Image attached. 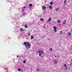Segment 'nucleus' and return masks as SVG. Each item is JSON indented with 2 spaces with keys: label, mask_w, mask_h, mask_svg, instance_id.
<instances>
[{
  "label": "nucleus",
  "mask_w": 72,
  "mask_h": 72,
  "mask_svg": "<svg viewBox=\"0 0 72 72\" xmlns=\"http://www.w3.org/2000/svg\"><path fill=\"white\" fill-rule=\"evenodd\" d=\"M27 45L28 46H29V48H31V44H30L29 42H27Z\"/></svg>",
  "instance_id": "obj_1"
},
{
  "label": "nucleus",
  "mask_w": 72,
  "mask_h": 72,
  "mask_svg": "<svg viewBox=\"0 0 72 72\" xmlns=\"http://www.w3.org/2000/svg\"><path fill=\"white\" fill-rule=\"evenodd\" d=\"M42 8L43 10H45L46 9V7L45 6H42Z\"/></svg>",
  "instance_id": "obj_2"
},
{
  "label": "nucleus",
  "mask_w": 72,
  "mask_h": 72,
  "mask_svg": "<svg viewBox=\"0 0 72 72\" xmlns=\"http://www.w3.org/2000/svg\"><path fill=\"white\" fill-rule=\"evenodd\" d=\"M68 35H71V32H68Z\"/></svg>",
  "instance_id": "obj_3"
},
{
  "label": "nucleus",
  "mask_w": 72,
  "mask_h": 72,
  "mask_svg": "<svg viewBox=\"0 0 72 72\" xmlns=\"http://www.w3.org/2000/svg\"><path fill=\"white\" fill-rule=\"evenodd\" d=\"M58 62V60H57L55 61V64H57V63Z\"/></svg>",
  "instance_id": "obj_4"
},
{
  "label": "nucleus",
  "mask_w": 72,
  "mask_h": 72,
  "mask_svg": "<svg viewBox=\"0 0 72 72\" xmlns=\"http://www.w3.org/2000/svg\"><path fill=\"white\" fill-rule=\"evenodd\" d=\"M41 53L42 54H44V51L42 50L41 51Z\"/></svg>",
  "instance_id": "obj_5"
},
{
  "label": "nucleus",
  "mask_w": 72,
  "mask_h": 72,
  "mask_svg": "<svg viewBox=\"0 0 72 72\" xmlns=\"http://www.w3.org/2000/svg\"><path fill=\"white\" fill-rule=\"evenodd\" d=\"M33 35H31V39L32 40V39H33Z\"/></svg>",
  "instance_id": "obj_6"
},
{
  "label": "nucleus",
  "mask_w": 72,
  "mask_h": 72,
  "mask_svg": "<svg viewBox=\"0 0 72 72\" xmlns=\"http://www.w3.org/2000/svg\"><path fill=\"white\" fill-rule=\"evenodd\" d=\"M49 8L50 9H51V10L52 9V7H51V6H49Z\"/></svg>",
  "instance_id": "obj_7"
},
{
  "label": "nucleus",
  "mask_w": 72,
  "mask_h": 72,
  "mask_svg": "<svg viewBox=\"0 0 72 72\" xmlns=\"http://www.w3.org/2000/svg\"><path fill=\"white\" fill-rule=\"evenodd\" d=\"M32 4H29V6L30 7H31V6H32Z\"/></svg>",
  "instance_id": "obj_8"
},
{
  "label": "nucleus",
  "mask_w": 72,
  "mask_h": 72,
  "mask_svg": "<svg viewBox=\"0 0 72 72\" xmlns=\"http://www.w3.org/2000/svg\"><path fill=\"white\" fill-rule=\"evenodd\" d=\"M40 20L41 21H44V19H43L41 18V19H40Z\"/></svg>",
  "instance_id": "obj_9"
},
{
  "label": "nucleus",
  "mask_w": 72,
  "mask_h": 72,
  "mask_svg": "<svg viewBox=\"0 0 72 72\" xmlns=\"http://www.w3.org/2000/svg\"><path fill=\"white\" fill-rule=\"evenodd\" d=\"M60 8H59L55 9V11H57Z\"/></svg>",
  "instance_id": "obj_10"
},
{
  "label": "nucleus",
  "mask_w": 72,
  "mask_h": 72,
  "mask_svg": "<svg viewBox=\"0 0 72 72\" xmlns=\"http://www.w3.org/2000/svg\"><path fill=\"white\" fill-rule=\"evenodd\" d=\"M57 22H58V23H60V20H58L57 21Z\"/></svg>",
  "instance_id": "obj_11"
},
{
  "label": "nucleus",
  "mask_w": 72,
  "mask_h": 72,
  "mask_svg": "<svg viewBox=\"0 0 72 72\" xmlns=\"http://www.w3.org/2000/svg\"><path fill=\"white\" fill-rule=\"evenodd\" d=\"M53 28L54 29H55V30H56V29H57V28H56V27L55 26Z\"/></svg>",
  "instance_id": "obj_12"
},
{
  "label": "nucleus",
  "mask_w": 72,
  "mask_h": 72,
  "mask_svg": "<svg viewBox=\"0 0 72 72\" xmlns=\"http://www.w3.org/2000/svg\"><path fill=\"white\" fill-rule=\"evenodd\" d=\"M20 31H24V30L22 29V28H21L20 29Z\"/></svg>",
  "instance_id": "obj_13"
},
{
  "label": "nucleus",
  "mask_w": 72,
  "mask_h": 72,
  "mask_svg": "<svg viewBox=\"0 0 72 72\" xmlns=\"http://www.w3.org/2000/svg\"><path fill=\"white\" fill-rule=\"evenodd\" d=\"M18 71H21V69H18Z\"/></svg>",
  "instance_id": "obj_14"
},
{
  "label": "nucleus",
  "mask_w": 72,
  "mask_h": 72,
  "mask_svg": "<svg viewBox=\"0 0 72 72\" xmlns=\"http://www.w3.org/2000/svg\"><path fill=\"white\" fill-rule=\"evenodd\" d=\"M50 4H51V5H53V2H51L50 3Z\"/></svg>",
  "instance_id": "obj_15"
},
{
  "label": "nucleus",
  "mask_w": 72,
  "mask_h": 72,
  "mask_svg": "<svg viewBox=\"0 0 72 72\" xmlns=\"http://www.w3.org/2000/svg\"><path fill=\"white\" fill-rule=\"evenodd\" d=\"M66 2H67V0H65L64 2V3H66Z\"/></svg>",
  "instance_id": "obj_16"
},
{
  "label": "nucleus",
  "mask_w": 72,
  "mask_h": 72,
  "mask_svg": "<svg viewBox=\"0 0 72 72\" xmlns=\"http://www.w3.org/2000/svg\"><path fill=\"white\" fill-rule=\"evenodd\" d=\"M54 31L55 32H57V30L56 29H55Z\"/></svg>",
  "instance_id": "obj_17"
},
{
  "label": "nucleus",
  "mask_w": 72,
  "mask_h": 72,
  "mask_svg": "<svg viewBox=\"0 0 72 72\" xmlns=\"http://www.w3.org/2000/svg\"><path fill=\"white\" fill-rule=\"evenodd\" d=\"M51 17H50L49 18V20L50 21H51Z\"/></svg>",
  "instance_id": "obj_18"
},
{
  "label": "nucleus",
  "mask_w": 72,
  "mask_h": 72,
  "mask_svg": "<svg viewBox=\"0 0 72 72\" xmlns=\"http://www.w3.org/2000/svg\"><path fill=\"white\" fill-rule=\"evenodd\" d=\"M25 28H27V27H28V26L27 25H25Z\"/></svg>",
  "instance_id": "obj_19"
},
{
  "label": "nucleus",
  "mask_w": 72,
  "mask_h": 72,
  "mask_svg": "<svg viewBox=\"0 0 72 72\" xmlns=\"http://www.w3.org/2000/svg\"><path fill=\"white\" fill-rule=\"evenodd\" d=\"M24 45H26L27 44V42H24Z\"/></svg>",
  "instance_id": "obj_20"
},
{
  "label": "nucleus",
  "mask_w": 72,
  "mask_h": 72,
  "mask_svg": "<svg viewBox=\"0 0 72 72\" xmlns=\"http://www.w3.org/2000/svg\"><path fill=\"white\" fill-rule=\"evenodd\" d=\"M26 61L25 60L24 61H23V63H26Z\"/></svg>",
  "instance_id": "obj_21"
},
{
  "label": "nucleus",
  "mask_w": 72,
  "mask_h": 72,
  "mask_svg": "<svg viewBox=\"0 0 72 72\" xmlns=\"http://www.w3.org/2000/svg\"><path fill=\"white\" fill-rule=\"evenodd\" d=\"M64 66H65V67H67V65H66V64H64Z\"/></svg>",
  "instance_id": "obj_22"
},
{
  "label": "nucleus",
  "mask_w": 72,
  "mask_h": 72,
  "mask_svg": "<svg viewBox=\"0 0 72 72\" xmlns=\"http://www.w3.org/2000/svg\"><path fill=\"white\" fill-rule=\"evenodd\" d=\"M39 56H41V54L40 53H39Z\"/></svg>",
  "instance_id": "obj_23"
},
{
  "label": "nucleus",
  "mask_w": 72,
  "mask_h": 72,
  "mask_svg": "<svg viewBox=\"0 0 72 72\" xmlns=\"http://www.w3.org/2000/svg\"><path fill=\"white\" fill-rule=\"evenodd\" d=\"M50 49L51 50H53V49L51 48H50Z\"/></svg>",
  "instance_id": "obj_24"
},
{
  "label": "nucleus",
  "mask_w": 72,
  "mask_h": 72,
  "mask_svg": "<svg viewBox=\"0 0 72 72\" xmlns=\"http://www.w3.org/2000/svg\"><path fill=\"white\" fill-rule=\"evenodd\" d=\"M39 53H41V51H39Z\"/></svg>",
  "instance_id": "obj_25"
},
{
  "label": "nucleus",
  "mask_w": 72,
  "mask_h": 72,
  "mask_svg": "<svg viewBox=\"0 0 72 72\" xmlns=\"http://www.w3.org/2000/svg\"><path fill=\"white\" fill-rule=\"evenodd\" d=\"M70 31L72 33V29L70 30Z\"/></svg>",
  "instance_id": "obj_26"
},
{
  "label": "nucleus",
  "mask_w": 72,
  "mask_h": 72,
  "mask_svg": "<svg viewBox=\"0 0 72 72\" xmlns=\"http://www.w3.org/2000/svg\"><path fill=\"white\" fill-rule=\"evenodd\" d=\"M28 35L29 36H30L31 35V34L30 33H29V34H28Z\"/></svg>",
  "instance_id": "obj_27"
},
{
  "label": "nucleus",
  "mask_w": 72,
  "mask_h": 72,
  "mask_svg": "<svg viewBox=\"0 0 72 72\" xmlns=\"http://www.w3.org/2000/svg\"><path fill=\"white\" fill-rule=\"evenodd\" d=\"M60 33H62V32L61 31V32H60Z\"/></svg>",
  "instance_id": "obj_28"
},
{
  "label": "nucleus",
  "mask_w": 72,
  "mask_h": 72,
  "mask_svg": "<svg viewBox=\"0 0 72 72\" xmlns=\"http://www.w3.org/2000/svg\"><path fill=\"white\" fill-rule=\"evenodd\" d=\"M63 24H65V22H63Z\"/></svg>",
  "instance_id": "obj_29"
},
{
  "label": "nucleus",
  "mask_w": 72,
  "mask_h": 72,
  "mask_svg": "<svg viewBox=\"0 0 72 72\" xmlns=\"http://www.w3.org/2000/svg\"><path fill=\"white\" fill-rule=\"evenodd\" d=\"M66 67V70H67V67Z\"/></svg>",
  "instance_id": "obj_30"
},
{
  "label": "nucleus",
  "mask_w": 72,
  "mask_h": 72,
  "mask_svg": "<svg viewBox=\"0 0 72 72\" xmlns=\"http://www.w3.org/2000/svg\"><path fill=\"white\" fill-rule=\"evenodd\" d=\"M25 46H26V47L27 46V44H26V45H25Z\"/></svg>",
  "instance_id": "obj_31"
},
{
  "label": "nucleus",
  "mask_w": 72,
  "mask_h": 72,
  "mask_svg": "<svg viewBox=\"0 0 72 72\" xmlns=\"http://www.w3.org/2000/svg\"><path fill=\"white\" fill-rule=\"evenodd\" d=\"M26 8V7L24 6V7H23V8L24 9V8Z\"/></svg>",
  "instance_id": "obj_32"
},
{
  "label": "nucleus",
  "mask_w": 72,
  "mask_h": 72,
  "mask_svg": "<svg viewBox=\"0 0 72 72\" xmlns=\"http://www.w3.org/2000/svg\"><path fill=\"white\" fill-rule=\"evenodd\" d=\"M17 57H19V56H18V55H17Z\"/></svg>",
  "instance_id": "obj_33"
},
{
  "label": "nucleus",
  "mask_w": 72,
  "mask_h": 72,
  "mask_svg": "<svg viewBox=\"0 0 72 72\" xmlns=\"http://www.w3.org/2000/svg\"><path fill=\"white\" fill-rule=\"evenodd\" d=\"M49 20L48 19V20L47 21V22H49Z\"/></svg>",
  "instance_id": "obj_34"
},
{
  "label": "nucleus",
  "mask_w": 72,
  "mask_h": 72,
  "mask_svg": "<svg viewBox=\"0 0 72 72\" xmlns=\"http://www.w3.org/2000/svg\"><path fill=\"white\" fill-rule=\"evenodd\" d=\"M37 70H39V68H37Z\"/></svg>",
  "instance_id": "obj_35"
},
{
  "label": "nucleus",
  "mask_w": 72,
  "mask_h": 72,
  "mask_svg": "<svg viewBox=\"0 0 72 72\" xmlns=\"http://www.w3.org/2000/svg\"><path fill=\"white\" fill-rule=\"evenodd\" d=\"M24 14V15H26V13H25V14Z\"/></svg>",
  "instance_id": "obj_36"
},
{
  "label": "nucleus",
  "mask_w": 72,
  "mask_h": 72,
  "mask_svg": "<svg viewBox=\"0 0 72 72\" xmlns=\"http://www.w3.org/2000/svg\"><path fill=\"white\" fill-rule=\"evenodd\" d=\"M65 22H66V21H65Z\"/></svg>",
  "instance_id": "obj_37"
},
{
  "label": "nucleus",
  "mask_w": 72,
  "mask_h": 72,
  "mask_svg": "<svg viewBox=\"0 0 72 72\" xmlns=\"http://www.w3.org/2000/svg\"><path fill=\"white\" fill-rule=\"evenodd\" d=\"M55 57H57V56H55Z\"/></svg>",
  "instance_id": "obj_38"
},
{
  "label": "nucleus",
  "mask_w": 72,
  "mask_h": 72,
  "mask_svg": "<svg viewBox=\"0 0 72 72\" xmlns=\"http://www.w3.org/2000/svg\"><path fill=\"white\" fill-rule=\"evenodd\" d=\"M44 28H45V26L44 27Z\"/></svg>",
  "instance_id": "obj_39"
},
{
  "label": "nucleus",
  "mask_w": 72,
  "mask_h": 72,
  "mask_svg": "<svg viewBox=\"0 0 72 72\" xmlns=\"http://www.w3.org/2000/svg\"><path fill=\"white\" fill-rule=\"evenodd\" d=\"M37 53H39V52H37Z\"/></svg>",
  "instance_id": "obj_40"
},
{
  "label": "nucleus",
  "mask_w": 72,
  "mask_h": 72,
  "mask_svg": "<svg viewBox=\"0 0 72 72\" xmlns=\"http://www.w3.org/2000/svg\"><path fill=\"white\" fill-rule=\"evenodd\" d=\"M57 57H58V56Z\"/></svg>",
  "instance_id": "obj_41"
},
{
  "label": "nucleus",
  "mask_w": 72,
  "mask_h": 72,
  "mask_svg": "<svg viewBox=\"0 0 72 72\" xmlns=\"http://www.w3.org/2000/svg\"><path fill=\"white\" fill-rule=\"evenodd\" d=\"M70 64H71V63H70Z\"/></svg>",
  "instance_id": "obj_42"
}]
</instances>
